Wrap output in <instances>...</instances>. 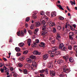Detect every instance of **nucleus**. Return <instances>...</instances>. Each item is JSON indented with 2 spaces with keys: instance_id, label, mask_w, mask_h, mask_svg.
Instances as JSON below:
<instances>
[{
  "instance_id": "9b49d317",
  "label": "nucleus",
  "mask_w": 77,
  "mask_h": 77,
  "mask_svg": "<svg viewBox=\"0 0 77 77\" xmlns=\"http://www.w3.org/2000/svg\"><path fill=\"white\" fill-rule=\"evenodd\" d=\"M32 62V65L33 66V67H35L36 68L37 66V63L35 62Z\"/></svg>"
},
{
  "instance_id": "13d9d810",
  "label": "nucleus",
  "mask_w": 77,
  "mask_h": 77,
  "mask_svg": "<svg viewBox=\"0 0 77 77\" xmlns=\"http://www.w3.org/2000/svg\"><path fill=\"white\" fill-rule=\"evenodd\" d=\"M10 70H11V71H12L14 70V68L13 67H11L10 68Z\"/></svg>"
},
{
  "instance_id": "ea45409f",
  "label": "nucleus",
  "mask_w": 77,
  "mask_h": 77,
  "mask_svg": "<svg viewBox=\"0 0 77 77\" xmlns=\"http://www.w3.org/2000/svg\"><path fill=\"white\" fill-rule=\"evenodd\" d=\"M70 29L71 30H72V31H75V29H74V28H73V27H72V26H70Z\"/></svg>"
},
{
  "instance_id": "a211bd4d",
  "label": "nucleus",
  "mask_w": 77,
  "mask_h": 77,
  "mask_svg": "<svg viewBox=\"0 0 77 77\" xmlns=\"http://www.w3.org/2000/svg\"><path fill=\"white\" fill-rule=\"evenodd\" d=\"M52 49L54 51L57 50V47L55 46L52 48Z\"/></svg>"
},
{
  "instance_id": "774afa93",
  "label": "nucleus",
  "mask_w": 77,
  "mask_h": 77,
  "mask_svg": "<svg viewBox=\"0 0 77 77\" xmlns=\"http://www.w3.org/2000/svg\"><path fill=\"white\" fill-rule=\"evenodd\" d=\"M25 26H26V27H28V25L27 24V23H26L25 24Z\"/></svg>"
},
{
  "instance_id": "f3484780",
  "label": "nucleus",
  "mask_w": 77,
  "mask_h": 77,
  "mask_svg": "<svg viewBox=\"0 0 77 77\" xmlns=\"http://www.w3.org/2000/svg\"><path fill=\"white\" fill-rule=\"evenodd\" d=\"M64 59H65V61L66 62L67 60H68V59L69 58V56L68 55H67L63 57Z\"/></svg>"
},
{
  "instance_id": "393cba45",
  "label": "nucleus",
  "mask_w": 77,
  "mask_h": 77,
  "mask_svg": "<svg viewBox=\"0 0 77 77\" xmlns=\"http://www.w3.org/2000/svg\"><path fill=\"white\" fill-rule=\"evenodd\" d=\"M26 60L27 62L29 63H32V60L30 58H27L26 59Z\"/></svg>"
},
{
  "instance_id": "6ab92c4d",
  "label": "nucleus",
  "mask_w": 77,
  "mask_h": 77,
  "mask_svg": "<svg viewBox=\"0 0 77 77\" xmlns=\"http://www.w3.org/2000/svg\"><path fill=\"white\" fill-rule=\"evenodd\" d=\"M49 25H50V26H55V24H54V23H53L52 21H50L49 22Z\"/></svg>"
},
{
  "instance_id": "6e6d98bb",
  "label": "nucleus",
  "mask_w": 77,
  "mask_h": 77,
  "mask_svg": "<svg viewBox=\"0 0 77 77\" xmlns=\"http://www.w3.org/2000/svg\"><path fill=\"white\" fill-rule=\"evenodd\" d=\"M20 31H19L17 32V36H20Z\"/></svg>"
},
{
  "instance_id": "39448f33",
  "label": "nucleus",
  "mask_w": 77,
  "mask_h": 77,
  "mask_svg": "<svg viewBox=\"0 0 77 77\" xmlns=\"http://www.w3.org/2000/svg\"><path fill=\"white\" fill-rule=\"evenodd\" d=\"M40 73H43L45 72V74H48V69H46L45 70L42 69V70L39 71Z\"/></svg>"
},
{
  "instance_id": "052dcab7",
  "label": "nucleus",
  "mask_w": 77,
  "mask_h": 77,
  "mask_svg": "<svg viewBox=\"0 0 77 77\" xmlns=\"http://www.w3.org/2000/svg\"><path fill=\"white\" fill-rule=\"evenodd\" d=\"M3 59L5 61H7V59H6V58H5V57H3Z\"/></svg>"
},
{
  "instance_id": "c756f323",
  "label": "nucleus",
  "mask_w": 77,
  "mask_h": 77,
  "mask_svg": "<svg viewBox=\"0 0 77 77\" xmlns=\"http://www.w3.org/2000/svg\"><path fill=\"white\" fill-rule=\"evenodd\" d=\"M70 2L72 5H75V1H74V2L72 1H70Z\"/></svg>"
},
{
  "instance_id": "bb28decb",
  "label": "nucleus",
  "mask_w": 77,
  "mask_h": 77,
  "mask_svg": "<svg viewBox=\"0 0 77 77\" xmlns=\"http://www.w3.org/2000/svg\"><path fill=\"white\" fill-rule=\"evenodd\" d=\"M41 47H45V43L43 42H41Z\"/></svg>"
},
{
  "instance_id": "4be33fe9",
  "label": "nucleus",
  "mask_w": 77,
  "mask_h": 77,
  "mask_svg": "<svg viewBox=\"0 0 77 77\" xmlns=\"http://www.w3.org/2000/svg\"><path fill=\"white\" fill-rule=\"evenodd\" d=\"M25 58L24 57L22 56H21V57H20L19 58V59L21 61H23V60H24V59Z\"/></svg>"
},
{
  "instance_id": "69168bd1",
  "label": "nucleus",
  "mask_w": 77,
  "mask_h": 77,
  "mask_svg": "<svg viewBox=\"0 0 77 77\" xmlns=\"http://www.w3.org/2000/svg\"><path fill=\"white\" fill-rule=\"evenodd\" d=\"M3 65V64H2V63H0V67H2Z\"/></svg>"
},
{
  "instance_id": "bf43d9fd",
  "label": "nucleus",
  "mask_w": 77,
  "mask_h": 77,
  "mask_svg": "<svg viewBox=\"0 0 77 77\" xmlns=\"http://www.w3.org/2000/svg\"><path fill=\"white\" fill-rule=\"evenodd\" d=\"M59 76H60V77H64V76H63V75L62 74L60 75H59Z\"/></svg>"
},
{
  "instance_id": "c9c22d12",
  "label": "nucleus",
  "mask_w": 77,
  "mask_h": 77,
  "mask_svg": "<svg viewBox=\"0 0 77 77\" xmlns=\"http://www.w3.org/2000/svg\"><path fill=\"white\" fill-rule=\"evenodd\" d=\"M59 19L60 20H64V17L61 16L60 17H59Z\"/></svg>"
},
{
  "instance_id": "f8f14e48",
  "label": "nucleus",
  "mask_w": 77,
  "mask_h": 77,
  "mask_svg": "<svg viewBox=\"0 0 77 77\" xmlns=\"http://www.w3.org/2000/svg\"><path fill=\"white\" fill-rule=\"evenodd\" d=\"M56 13L55 11L52 12L51 13V17H54L56 16Z\"/></svg>"
},
{
  "instance_id": "aec40b11",
  "label": "nucleus",
  "mask_w": 77,
  "mask_h": 77,
  "mask_svg": "<svg viewBox=\"0 0 77 77\" xmlns=\"http://www.w3.org/2000/svg\"><path fill=\"white\" fill-rule=\"evenodd\" d=\"M31 39H29L27 42V44L29 46H30V44L31 43Z\"/></svg>"
},
{
  "instance_id": "a878e982",
  "label": "nucleus",
  "mask_w": 77,
  "mask_h": 77,
  "mask_svg": "<svg viewBox=\"0 0 77 77\" xmlns=\"http://www.w3.org/2000/svg\"><path fill=\"white\" fill-rule=\"evenodd\" d=\"M69 61L70 62L72 63L74 62V59L72 57L69 58Z\"/></svg>"
},
{
  "instance_id": "2eb2a0df",
  "label": "nucleus",
  "mask_w": 77,
  "mask_h": 77,
  "mask_svg": "<svg viewBox=\"0 0 77 77\" xmlns=\"http://www.w3.org/2000/svg\"><path fill=\"white\" fill-rule=\"evenodd\" d=\"M39 42V40L38 39H36L35 40V42H34L33 44L34 45H37L36 44H38Z\"/></svg>"
},
{
  "instance_id": "864d4df0",
  "label": "nucleus",
  "mask_w": 77,
  "mask_h": 77,
  "mask_svg": "<svg viewBox=\"0 0 77 77\" xmlns=\"http://www.w3.org/2000/svg\"><path fill=\"white\" fill-rule=\"evenodd\" d=\"M16 55L17 56H20L21 55V54H20V53H17V54Z\"/></svg>"
},
{
  "instance_id": "4d7b16f0",
  "label": "nucleus",
  "mask_w": 77,
  "mask_h": 77,
  "mask_svg": "<svg viewBox=\"0 0 77 77\" xmlns=\"http://www.w3.org/2000/svg\"><path fill=\"white\" fill-rule=\"evenodd\" d=\"M56 39L57 40L58 42H60V39L59 38H57Z\"/></svg>"
},
{
  "instance_id": "f704fd0d",
  "label": "nucleus",
  "mask_w": 77,
  "mask_h": 77,
  "mask_svg": "<svg viewBox=\"0 0 77 77\" xmlns=\"http://www.w3.org/2000/svg\"><path fill=\"white\" fill-rule=\"evenodd\" d=\"M52 29L53 33H56V29L55 28L53 27L52 28Z\"/></svg>"
},
{
  "instance_id": "4c0bfd02",
  "label": "nucleus",
  "mask_w": 77,
  "mask_h": 77,
  "mask_svg": "<svg viewBox=\"0 0 77 77\" xmlns=\"http://www.w3.org/2000/svg\"><path fill=\"white\" fill-rule=\"evenodd\" d=\"M29 20H30V18L29 17H27L26 19V21L28 22L29 21Z\"/></svg>"
},
{
  "instance_id": "338daca9",
  "label": "nucleus",
  "mask_w": 77,
  "mask_h": 77,
  "mask_svg": "<svg viewBox=\"0 0 77 77\" xmlns=\"http://www.w3.org/2000/svg\"><path fill=\"white\" fill-rule=\"evenodd\" d=\"M30 27L31 29H33V28L34 27V26H33V25H32Z\"/></svg>"
},
{
  "instance_id": "de8ad7c7",
  "label": "nucleus",
  "mask_w": 77,
  "mask_h": 77,
  "mask_svg": "<svg viewBox=\"0 0 77 77\" xmlns=\"http://www.w3.org/2000/svg\"><path fill=\"white\" fill-rule=\"evenodd\" d=\"M28 33H29V35H31L32 32V31H31V30H29Z\"/></svg>"
},
{
  "instance_id": "2f4dec72",
  "label": "nucleus",
  "mask_w": 77,
  "mask_h": 77,
  "mask_svg": "<svg viewBox=\"0 0 77 77\" xmlns=\"http://www.w3.org/2000/svg\"><path fill=\"white\" fill-rule=\"evenodd\" d=\"M73 49L75 51L77 50V46L76 45L73 46Z\"/></svg>"
},
{
  "instance_id": "37998d69",
  "label": "nucleus",
  "mask_w": 77,
  "mask_h": 77,
  "mask_svg": "<svg viewBox=\"0 0 77 77\" xmlns=\"http://www.w3.org/2000/svg\"><path fill=\"white\" fill-rule=\"evenodd\" d=\"M29 57L32 59H33L35 57L33 55H32L30 56Z\"/></svg>"
},
{
  "instance_id": "7ed1b4c3",
  "label": "nucleus",
  "mask_w": 77,
  "mask_h": 77,
  "mask_svg": "<svg viewBox=\"0 0 77 77\" xmlns=\"http://www.w3.org/2000/svg\"><path fill=\"white\" fill-rule=\"evenodd\" d=\"M63 71L65 73L68 74V73L69 72H70L69 69H68L66 68V66H63Z\"/></svg>"
},
{
  "instance_id": "c03bdc74",
  "label": "nucleus",
  "mask_w": 77,
  "mask_h": 77,
  "mask_svg": "<svg viewBox=\"0 0 77 77\" xmlns=\"http://www.w3.org/2000/svg\"><path fill=\"white\" fill-rule=\"evenodd\" d=\"M68 48L69 49V50H72V46H71V45L68 46Z\"/></svg>"
},
{
  "instance_id": "cd10ccee",
  "label": "nucleus",
  "mask_w": 77,
  "mask_h": 77,
  "mask_svg": "<svg viewBox=\"0 0 77 77\" xmlns=\"http://www.w3.org/2000/svg\"><path fill=\"white\" fill-rule=\"evenodd\" d=\"M15 50L17 52L18 51H20V48L17 47H16L15 48Z\"/></svg>"
},
{
  "instance_id": "0eeeda50",
  "label": "nucleus",
  "mask_w": 77,
  "mask_h": 77,
  "mask_svg": "<svg viewBox=\"0 0 77 77\" xmlns=\"http://www.w3.org/2000/svg\"><path fill=\"white\" fill-rule=\"evenodd\" d=\"M54 65V63L51 62H50L48 64V67L49 68H52L53 67V66Z\"/></svg>"
},
{
  "instance_id": "49530a36",
  "label": "nucleus",
  "mask_w": 77,
  "mask_h": 77,
  "mask_svg": "<svg viewBox=\"0 0 77 77\" xmlns=\"http://www.w3.org/2000/svg\"><path fill=\"white\" fill-rule=\"evenodd\" d=\"M55 41H56V39H54V40H53L51 41V43H52V44H54L55 43Z\"/></svg>"
},
{
  "instance_id": "f03ea898",
  "label": "nucleus",
  "mask_w": 77,
  "mask_h": 77,
  "mask_svg": "<svg viewBox=\"0 0 77 77\" xmlns=\"http://www.w3.org/2000/svg\"><path fill=\"white\" fill-rule=\"evenodd\" d=\"M59 48L62 51H66L67 48L66 47H64V45L63 43H61L60 44Z\"/></svg>"
},
{
  "instance_id": "a18cd8bd",
  "label": "nucleus",
  "mask_w": 77,
  "mask_h": 77,
  "mask_svg": "<svg viewBox=\"0 0 77 77\" xmlns=\"http://www.w3.org/2000/svg\"><path fill=\"white\" fill-rule=\"evenodd\" d=\"M28 53V51H26L23 52V54H26Z\"/></svg>"
},
{
  "instance_id": "58836bf2",
  "label": "nucleus",
  "mask_w": 77,
  "mask_h": 77,
  "mask_svg": "<svg viewBox=\"0 0 77 77\" xmlns=\"http://www.w3.org/2000/svg\"><path fill=\"white\" fill-rule=\"evenodd\" d=\"M47 30L49 32H51L52 31V29L51 27H49L48 28Z\"/></svg>"
},
{
  "instance_id": "0e129e2a",
  "label": "nucleus",
  "mask_w": 77,
  "mask_h": 77,
  "mask_svg": "<svg viewBox=\"0 0 77 77\" xmlns=\"http://www.w3.org/2000/svg\"><path fill=\"white\" fill-rule=\"evenodd\" d=\"M40 76H41V77H44V75L43 74H40Z\"/></svg>"
},
{
  "instance_id": "8fccbe9b",
  "label": "nucleus",
  "mask_w": 77,
  "mask_h": 77,
  "mask_svg": "<svg viewBox=\"0 0 77 77\" xmlns=\"http://www.w3.org/2000/svg\"><path fill=\"white\" fill-rule=\"evenodd\" d=\"M12 72L13 73V76H14V77H17V74H15V73H14V72Z\"/></svg>"
},
{
  "instance_id": "4468645a",
  "label": "nucleus",
  "mask_w": 77,
  "mask_h": 77,
  "mask_svg": "<svg viewBox=\"0 0 77 77\" xmlns=\"http://www.w3.org/2000/svg\"><path fill=\"white\" fill-rule=\"evenodd\" d=\"M25 67L26 68H29L30 67V65L29 64H26L25 65Z\"/></svg>"
},
{
  "instance_id": "e433bc0d",
  "label": "nucleus",
  "mask_w": 77,
  "mask_h": 77,
  "mask_svg": "<svg viewBox=\"0 0 77 77\" xmlns=\"http://www.w3.org/2000/svg\"><path fill=\"white\" fill-rule=\"evenodd\" d=\"M74 35V33L72 32H70L69 33V36H72Z\"/></svg>"
},
{
  "instance_id": "473e14b6",
  "label": "nucleus",
  "mask_w": 77,
  "mask_h": 77,
  "mask_svg": "<svg viewBox=\"0 0 77 77\" xmlns=\"http://www.w3.org/2000/svg\"><path fill=\"white\" fill-rule=\"evenodd\" d=\"M39 31V29H36L35 30V32H34V33L35 34H36L37 33V32Z\"/></svg>"
},
{
  "instance_id": "e2e57ef3",
  "label": "nucleus",
  "mask_w": 77,
  "mask_h": 77,
  "mask_svg": "<svg viewBox=\"0 0 77 77\" xmlns=\"http://www.w3.org/2000/svg\"><path fill=\"white\" fill-rule=\"evenodd\" d=\"M69 38L70 39H73V38H72V36H69Z\"/></svg>"
},
{
  "instance_id": "7c9ffc66",
  "label": "nucleus",
  "mask_w": 77,
  "mask_h": 77,
  "mask_svg": "<svg viewBox=\"0 0 77 77\" xmlns=\"http://www.w3.org/2000/svg\"><path fill=\"white\" fill-rule=\"evenodd\" d=\"M27 72V69H24L23 70V73L24 74H26Z\"/></svg>"
},
{
  "instance_id": "603ef678",
  "label": "nucleus",
  "mask_w": 77,
  "mask_h": 77,
  "mask_svg": "<svg viewBox=\"0 0 77 77\" xmlns=\"http://www.w3.org/2000/svg\"><path fill=\"white\" fill-rule=\"evenodd\" d=\"M57 36L58 38H60L61 37L60 36V34H59V33H57Z\"/></svg>"
},
{
  "instance_id": "1a4fd4ad",
  "label": "nucleus",
  "mask_w": 77,
  "mask_h": 77,
  "mask_svg": "<svg viewBox=\"0 0 77 77\" xmlns=\"http://www.w3.org/2000/svg\"><path fill=\"white\" fill-rule=\"evenodd\" d=\"M35 24L36 27H38L41 25V23L39 22H36Z\"/></svg>"
},
{
  "instance_id": "c85d7f7f",
  "label": "nucleus",
  "mask_w": 77,
  "mask_h": 77,
  "mask_svg": "<svg viewBox=\"0 0 77 77\" xmlns=\"http://www.w3.org/2000/svg\"><path fill=\"white\" fill-rule=\"evenodd\" d=\"M4 70H5V72H9V71L8 70H7V68L6 66H5L3 68Z\"/></svg>"
},
{
  "instance_id": "6e6552de",
  "label": "nucleus",
  "mask_w": 77,
  "mask_h": 77,
  "mask_svg": "<svg viewBox=\"0 0 77 77\" xmlns=\"http://www.w3.org/2000/svg\"><path fill=\"white\" fill-rule=\"evenodd\" d=\"M33 54L35 55H41V53L40 52H38V51L35 50L33 52Z\"/></svg>"
},
{
  "instance_id": "412c9836",
  "label": "nucleus",
  "mask_w": 77,
  "mask_h": 77,
  "mask_svg": "<svg viewBox=\"0 0 77 77\" xmlns=\"http://www.w3.org/2000/svg\"><path fill=\"white\" fill-rule=\"evenodd\" d=\"M54 52L55 53V56H56V55H59V54H60V52L59 51Z\"/></svg>"
},
{
  "instance_id": "5701e85b",
  "label": "nucleus",
  "mask_w": 77,
  "mask_h": 77,
  "mask_svg": "<svg viewBox=\"0 0 77 77\" xmlns=\"http://www.w3.org/2000/svg\"><path fill=\"white\" fill-rule=\"evenodd\" d=\"M24 45V43L22 42L19 44V47H23Z\"/></svg>"
},
{
  "instance_id": "09e8293b",
  "label": "nucleus",
  "mask_w": 77,
  "mask_h": 77,
  "mask_svg": "<svg viewBox=\"0 0 77 77\" xmlns=\"http://www.w3.org/2000/svg\"><path fill=\"white\" fill-rule=\"evenodd\" d=\"M66 8H67V9L68 11L69 12H71V10H70V9L69 8V7H68V6H67L66 7Z\"/></svg>"
},
{
  "instance_id": "680f3d73",
  "label": "nucleus",
  "mask_w": 77,
  "mask_h": 77,
  "mask_svg": "<svg viewBox=\"0 0 77 77\" xmlns=\"http://www.w3.org/2000/svg\"><path fill=\"white\" fill-rule=\"evenodd\" d=\"M72 26L74 27V28H75L76 27V25L74 24L72 25Z\"/></svg>"
},
{
  "instance_id": "ddd939ff",
  "label": "nucleus",
  "mask_w": 77,
  "mask_h": 77,
  "mask_svg": "<svg viewBox=\"0 0 77 77\" xmlns=\"http://www.w3.org/2000/svg\"><path fill=\"white\" fill-rule=\"evenodd\" d=\"M36 14H37V13H36L34 12L32 13V17L33 18H34V19L36 18L37 17H36Z\"/></svg>"
},
{
  "instance_id": "20e7f679",
  "label": "nucleus",
  "mask_w": 77,
  "mask_h": 77,
  "mask_svg": "<svg viewBox=\"0 0 77 77\" xmlns=\"http://www.w3.org/2000/svg\"><path fill=\"white\" fill-rule=\"evenodd\" d=\"M48 53L49 54H51L50 56L51 57H55V54H54V51H48Z\"/></svg>"
},
{
  "instance_id": "b1692460",
  "label": "nucleus",
  "mask_w": 77,
  "mask_h": 77,
  "mask_svg": "<svg viewBox=\"0 0 77 77\" xmlns=\"http://www.w3.org/2000/svg\"><path fill=\"white\" fill-rule=\"evenodd\" d=\"M57 5V6H58L60 9H61V10H64V9L63 8H62V6L60 5L59 4L58 5Z\"/></svg>"
},
{
  "instance_id": "dca6fc26",
  "label": "nucleus",
  "mask_w": 77,
  "mask_h": 77,
  "mask_svg": "<svg viewBox=\"0 0 77 77\" xmlns=\"http://www.w3.org/2000/svg\"><path fill=\"white\" fill-rule=\"evenodd\" d=\"M55 74H56V72L54 71H52L51 72L50 75L53 77V76H55Z\"/></svg>"
},
{
  "instance_id": "f257e3e1",
  "label": "nucleus",
  "mask_w": 77,
  "mask_h": 77,
  "mask_svg": "<svg viewBox=\"0 0 77 77\" xmlns=\"http://www.w3.org/2000/svg\"><path fill=\"white\" fill-rule=\"evenodd\" d=\"M47 28V25H43V26L42 27V30H44L42 31V35H45V34H46V33H47L48 32L46 30V29Z\"/></svg>"
},
{
  "instance_id": "423d86ee",
  "label": "nucleus",
  "mask_w": 77,
  "mask_h": 77,
  "mask_svg": "<svg viewBox=\"0 0 77 77\" xmlns=\"http://www.w3.org/2000/svg\"><path fill=\"white\" fill-rule=\"evenodd\" d=\"M56 62H57L58 64L60 65L63 62V60H58L57 61H55L54 63H56Z\"/></svg>"
},
{
  "instance_id": "3c124183",
  "label": "nucleus",
  "mask_w": 77,
  "mask_h": 77,
  "mask_svg": "<svg viewBox=\"0 0 77 77\" xmlns=\"http://www.w3.org/2000/svg\"><path fill=\"white\" fill-rule=\"evenodd\" d=\"M40 14L41 15H44V13L43 11H42L41 12H40Z\"/></svg>"
},
{
  "instance_id": "9d476101",
  "label": "nucleus",
  "mask_w": 77,
  "mask_h": 77,
  "mask_svg": "<svg viewBox=\"0 0 77 77\" xmlns=\"http://www.w3.org/2000/svg\"><path fill=\"white\" fill-rule=\"evenodd\" d=\"M48 54H46L44 55L43 57V58L44 60H46L47 59H48Z\"/></svg>"
},
{
  "instance_id": "72a5a7b5",
  "label": "nucleus",
  "mask_w": 77,
  "mask_h": 77,
  "mask_svg": "<svg viewBox=\"0 0 77 77\" xmlns=\"http://www.w3.org/2000/svg\"><path fill=\"white\" fill-rule=\"evenodd\" d=\"M20 35L22 36H24V32H23V31H21V32L20 33Z\"/></svg>"
},
{
  "instance_id": "79ce46f5",
  "label": "nucleus",
  "mask_w": 77,
  "mask_h": 77,
  "mask_svg": "<svg viewBox=\"0 0 77 77\" xmlns=\"http://www.w3.org/2000/svg\"><path fill=\"white\" fill-rule=\"evenodd\" d=\"M18 65L19 66V67H20V68H21V67H22L23 66V64H22L21 63H19L18 64Z\"/></svg>"
},
{
  "instance_id": "5fc2aeb1",
  "label": "nucleus",
  "mask_w": 77,
  "mask_h": 77,
  "mask_svg": "<svg viewBox=\"0 0 77 77\" xmlns=\"http://www.w3.org/2000/svg\"><path fill=\"white\" fill-rule=\"evenodd\" d=\"M0 71L2 73H3L4 72V69L2 68L1 69Z\"/></svg>"
},
{
  "instance_id": "a19ab883",
  "label": "nucleus",
  "mask_w": 77,
  "mask_h": 77,
  "mask_svg": "<svg viewBox=\"0 0 77 77\" xmlns=\"http://www.w3.org/2000/svg\"><path fill=\"white\" fill-rule=\"evenodd\" d=\"M42 24L43 26H45V21L43 20L42 21Z\"/></svg>"
}]
</instances>
